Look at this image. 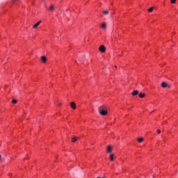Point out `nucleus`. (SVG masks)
I'll return each instance as SVG.
<instances>
[{"mask_svg":"<svg viewBox=\"0 0 178 178\" xmlns=\"http://www.w3.org/2000/svg\"><path fill=\"white\" fill-rule=\"evenodd\" d=\"M104 109H105V106H101L98 108L99 112H100V111H104Z\"/></svg>","mask_w":178,"mask_h":178,"instance_id":"1a4fd4ad","label":"nucleus"},{"mask_svg":"<svg viewBox=\"0 0 178 178\" xmlns=\"http://www.w3.org/2000/svg\"><path fill=\"white\" fill-rule=\"evenodd\" d=\"M99 51L104 54L106 51V48L105 47V45H101L99 48Z\"/></svg>","mask_w":178,"mask_h":178,"instance_id":"f257e3e1","label":"nucleus"},{"mask_svg":"<svg viewBox=\"0 0 178 178\" xmlns=\"http://www.w3.org/2000/svg\"><path fill=\"white\" fill-rule=\"evenodd\" d=\"M0 161H1V155H0Z\"/></svg>","mask_w":178,"mask_h":178,"instance_id":"5701e85b","label":"nucleus"},{"mask_svg":"<svg viewBox=\"0 0 178 178\" xmlns=\"http://www.w3.org/2000/svg\"><path fill=\"white\" fill-rule=\"evenodd\" d=\"M143 141H144V138H138V143H143Z\"/></svg>","mask_w":178,"mask_h":178,"instance_id":"2eb2a0df","label":"nucleus"},{"mask_svg":"<svg viewBox=\"0 0 178 178\" xmlns=\"http://www.w3.org/2000/svg\"><path fill=\"white\" fill-rule=\"evenodd\" d=\"M161 87H163V88H170V86H169V84H168V83L166 82H163L161 83Z\"/></svg>","mask_w":178,"mask_h":178,"instance_id":"f03ea898","label":"nucleus"},{"mask_svg":"<svg viewBox=\"0 0 178 178\" xmlns=\"http://www.w3.org/2000/svg\"><path fill=\"white\" fill-rule=\"evenodd\" d=\"M107 152H108L109 154H111V152H112V147L111 146L107 147Z\"/></svg>","mask_w":178,"mask_h":178,"instance_id":"0eeeda50","label":"nucleus"},{"mask_svg":"<svg viewBox=\"0 0 178 178\" xmlns=\"http://www.w3.org/2000/svg\"><path fill=\"white\" fill-rule=\"evenodd\" d=\"M12 103L13 104H17V99H13Z\"/></svg>","mask_w":178,"mask_h":178,"instance_id":"a211bd4d","label":"nucleus"},{"mask_svg":"<svg viewBox=\"0 0 178 178\" xmlns=\"http://www.w3.org/2000/svg\"><path fill=\"white\" fill-rule=\"evenodd\" d=\"M171 3H176V0H171Z\"/></svg>","mask_w":178,"mask_h":178,"instance_id":"6ab92c4d","label":"nucleus"},{"mask_svg":"<svg viewBox=\"0 0 178 178\" xmlns=\"http://www.w3.org/2000/svg\"><path fill=\"white\" fill-rule=\"evenodd\" d=\"M99 113H100V115H102V116H105L106 115H108V111H106L105 110H102V111H99Z\"/></svg>","mask_w":178,"mask_h":178,"instance_id":"7ed1b4c3","label":"nucleus"},{"mask_svg":"<svg viewBox=\"0 0 178 178\" xmlns=\"http://www.w3.org/2000/svg\"><path fill=\"white\" fill-rule=\"evenodd\" d=\"M41 60H42L43 63H45L47 62V57L42 56Z\"/></svg>","mask_w":178,"mask_h":178,"instance_id":"9d476101","label":"nucleus"},{"mask_svg":"<svg viewBox=\"0 0 178 178\" xmlns=\"http://www.w3.org/2000/svg\"><path fill=\"white\" fill-rule=\"evenodd\" d=\"M102 29H106V23L104 22L101 25Z\"/></svg>","mask_w":178,"mask_h":178,"instance_id":"f8f14e48","label":"nucleus"},{"mask_svg":"<svg viewBox=\"0 0 178 178\" xmlns=\"http://www.w3.org/2000/svg\"><path fill=\"white\" fill-rule=\"evenodd\" d=\"M70 106L72 109H76V104L74 102H71Z\"/></svg>","mask_w":178,"mask_h":178,"instance_id":"423d86ee","label":"nucleus"},{"mask_svg":"<svg viewBox=\"0 0 178 178\" xmlns=\"http://www.w3.org/2000/svg\"><path fill=\"white\" fill-rule=\"evenodd\" d=\"M145 97V93H140L139 94V97L140 98H144Z\"/></svg>","mask_w":178,"mask_h":178,"instance_id":"ddd939ff","label":"nucleus"},{"mask_svg":"<svg viewBox=\"0 0 178 178\" xmlns=\"http://www.w3.org/2000/svg\"><path fill=\"white\" fill-rule=\"evenodd\" d=\"M49 10H51V12H54V10H55V6L51 5Z\"/></svg>","mask_w":178,"mask_h":178,"instance_id":"39448f33","label":"nucleus"},{"mask_svg":"<svg viewBox=\"0 0 178 178\" xmlns=\"http://www.w3.org/2000/svg\"><path fill=\"white\" fill-rule=\"evenodd\" d=\"M113 156H115L114 154H111V155H110V159H111V161H113Z\"/></svg>","mask_w":178,"mask_h":178,"instance_id":"dca6fc26","label":"nucleus"},{"mask_svg":"<svg viewBox=\"0 0 178 178\" xmlns=\"http://www.w3.org/2000/svg\"><path fill=\"white\" fill-rule=\"evenodd\" d=\"M115 69H117V68H118V66L115 65Z\"/></svg>","mask_w":178,"mask_h":178,"instance_id":"412c9836","label":"nucleus"},{"mask_svg":"<svg viewBox=\"0 0 178 178\" xmlns=\"http://www.w3.org/2000/svg\"><path fill=\"white\" fill-rule=\"evenodd\" d=\"M154 10V7H151L150 8L148 9V12H152Z\"/></svg>","mask_w":178,"mask_h":178,"instance_id":"f3484780","label":"nucleus"},{"mask_svg":"<svg viewBox=\"0 0 178 178\" xmlns=\"http://www.w3.org/2000/svg\"><path fill=\"white\" fill-rule=\"evenodd\" d=\"M13 1V2L14 1H17V0H12Z\"/></svg>","mask_w":178,"mask_h":178,"instance_id":"4be33fe9","label":"nucleus"},{"mask_svg":"<svg viewBox=\"0 0 178 178\" xmlns=\"http://www.w3.org/2000/svg\"><path fill=\"white\" fill-rule=\"evenodd\" d=\"M158 134H161V129H157Z\"/></svg>","mask_w":178,"mask_h":178,"instance_id":"aec40b11","label":"nucleus"},{"mask_svg":"<svg viewBox=\"0 0 178 178\" xmlns=\"http://www.w3.org/2000/svg\"><path fill=\"white\" fill-rule=\"evenodd\" d=\"M77 140H79V138H77V137H73V138H72V143H76V141Z\"/></svg>","mask_w":178,"mask_h":178,"instance_id":"9b49d317","label":"nucleus"},{"mask_svg":"<svg viewBox=\"0 0 178 178\" xmlns=\"http://www.w3.org/2000/svg\"><path fill=\"white\" fill-rule=\"evenodd\" d=\"M132 95L134 97L136 95H138V90H134L132 92Z\"/></svg>","mask_w":178,"mask_h":178,"instance_id":"6e6552de","label":"nucleus"},{"mask_svg":"<svg viewBox=\"0 0 178 178\" xmlns=\"http://www.w3.org/2000/svg\"><path fill=\"white\" fill-rule=\"evenodd\" d=\"M40 24H41V21H39L38 22H37L35 24L33 25V29H37V27L38 26H40Z\"/></svg>","mask_w":178,"mask_h":178,"instance_id":"20e7f679","label":"nucleus"},{"mask_svg":"<svg viewBox=\"0 0 178 178\" xmlns=\"http://www.w3.org/2000/svg\"><path fill=\"white\" fill-rule=\"evenodd\" d=\"M102 13H103L104 15H109V10H103V11H102Z\"/></svg>","mask_w":178,"mask_h":178,"instance_id":"4468645a","label":"nucleus"}]
</instances>
